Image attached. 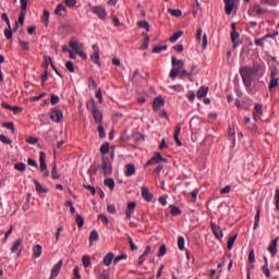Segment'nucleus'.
Returning a JSON list of instances; mask_svg holds the SVG:
<instances>
[{
  "instance_id": "obj_1",
  "label": "nucleus",
  "mask_w": 279,
  "mask_h": 279,
  "mask_svg": "<svg viewBox=\"0 0 279 279\" xmlns=\"http://www.w3.org/2000/svg\"><path fill=\"white\" fill-rule=\"evenodd\" d=\"M240 75L247 93L252 95V93H254V89H252V84L256 80V77H263V75H265V65H263V63L254 61L252 66H242L240 69Z\"/></svg>"
},
{
  "instance_id": "obj_2",
  "label": "nucleus",
  "mask_w": 279,
  "mask_h": 279,
  "mask_svg": "<svg viewBox=\"0 0 279 279\" xmlns=\"http://www.w3.org/2000/svg\"><path fill=\"white\" fill-rule=\"evenodd\" d=\"M172 69L170 71V78L175 80L180 75V71L184 69V61L178 60L175 57H172Z\"/></svg>"
},
{
  "instance_id": "obj_3",
  "label": "nucleus",
  "mask_w": 279,
  "mask_h": 279,
  "mask_svg": "<svg viewBox=\"0 0 279 279\" xmlns=\"http://www.w3.org/2000/svg\"><path fill=\"white\" fill-rule=\"evenodd\" d=\"M101 173L105 178H108L110 175H112V163L110 162V158L104 156L101 158Z\"/></svg>"
},
{
  "instance_id": "obj_4",
  "label": "nucleus",
  "mask_w": 279,
  "mask_h": 279,
  "mask_svg": "<svg viewBox=\"0 0 279 279\" xmlns=\"http://www.w3.org/2000/svg\"><path fill=\"white\" fill-rule=\"evenodd\" d=\"M62 117H64V113L60 110V108L56 107L52 108L50 111V119L54 123H60L62 121Z\"/></svg>"
},
{
  "instance_id": "obj_5",
  "label": "nucleus",
  "mask_w": 279,
  "mask_h": 279,
  "mask_svg": "<svg viewBox=\"0 0 279 279\" xmlns=\"http://www.w3.org/2000/svg\"><path fill=\"white\" fill-rule=\"evenodd\" d=\"M92 12L94 14H97L98 19H100L101 21H106V19L108 17V13L106 12V8H104L101 5L93 7Z\"/></svg>"
},
{
  "instance_id": "obj_6",
  "label": "nucleus",
  "mask_w": 279,
  "mask_h": 279,
  "mask_svg": "<svg viewBox=\"0 0 279 279\" xmlns=\"http://www.w3.org/2000/svg\"><path fill=\"white\" fill-rule=\"evenodd\" d=\"M39 171H47V154L45 151L39 153Z\"/></svg>"
},
{
  "instance_id": "obj_7",
  "label": "nucleus",
  "mask_w": 279,
  "mask_h": 279,
  "mask_svg": "<svg viewBox=\"0 0 279 279\" xmlns=\"http://www.w3.org/2000/svg\"><path fill=\"white\" fill-rule=\"evenodd\" d=\"M22 250H23V240L22 239L15 240L11 247L12 254H16L17 252V254L21 255Z\"/></svg>"
},
{
  "instance_id": "obj_8",
  "label": "nucleus",
  "mask_w": 279,
  "mask_h": 279,
  "mask_svg": "<svg viewBox=\"0 0 279 279\" xmlns=\"http://www.w3.org/2000/svg\"><path fill=\"white\" fill-rule=\"evenodd\" d=\"M260 117H263V105L255 104L253 119L254 121H260Z\"/></svg>"
},
{
  "instance_id": "obj_9",
  "label": "nucleus",
  "mask_w": 279,
  "mask_h": 279,
  "mask_svg": "<svg viewBox=\"0 0 279 279\" xmlns=\"http://www.w3.org/2000/svg\"><path fill=\"white\" fill-rule=\"evenodd\" d=\"M60 269H62V260H59L57 264L53 265L49 279L58 278V275L60 274Z\"/></svg>"
},
{
  "instance_id": "obj_10",
  "label": "nucleus",
  "mask_w": 279,
  "mask_h": 279,
  "mask_svg": "<svg viewBox=\"0 0 279 279\" xmlns=\"http://www.w3.org/2000/svg\"><path fill=\"white\" fill-rule=\"evenodd\" d=\"M142 197L145 199V202H153L154 199V194L149 192V187L143 186L142 187Z\"/></svg>"
},
{
  "instance_id": "obj_11",
  "label": "nucleus",
  "mask_w": 279,
  "mask_h": 279,
  "mask_svg": "<svg viewBox=\"0 0 279 279\" xmlns=\"http://www.w3.org/2000/svg\"><path fill=\"white\" fill-rule=\"evenodd\" d=\"M182 132V126L177 124L174 128L173 138L178 145V147H182V141H180V133Z\"/></svg>"
},
{
  "instance_id": "obj_12",
  "label": "nucleus",
  "mask_w": 279,
  "mask_h": 279,
  "mask_svg": "<svg viewBox=\"0 0 279 279\" xmlns=\"http://www.w3.org/2000/svg\"><path fill=\"white\" fill-rule=\"evenodd\" d=\"M136 210V202H131L128 204V209L125 211V217L128 221L132 219V214Z\"/></svg>"
},
{
  "instance_id": "obj_13",
  "label": "nucleus",
  "mask_w": 279,
  "mask_h": 279,
  "mask_svg": "<svg viewBox=\"0 0 279 279\" xmlns=\"http://www.w3.org/2000/svg\"><path fill=\"white\" fill-rule=\"evenodd\" d=\"M92 49L94 51V54H92L90 59L93 60V62H95V64L101 66V62H99V46L94 45Z\"/></svg>"
},
{
  "instance_id": "obj_14",
  "label": "nucleus",
  "mask_w": 279,
  "mask_h": 279,
  "mask_svg": "<svg viewBox=\"0 0 279 279\" xmlns=\"http://www.w3.org/2000/svg\"><path fill=\"white\" fill-rule=\"evenodd\" d=\"M225 3V12L230 16L232 11L234 10V0H223Z\"/></svg>"
},
{
  "instance_id": "obj_15",
  "label": "nucleus",
  "mask_w": 279,
  "mask_h": 279,
  "mask_svg": "<svg viewBox=\"0 0 279 279\" xmlns=\"http://www.w3.org/2000/svg\"><path fill=\"white\" fill-rule=\"evenodd\" d=\"M211 230L216 239H223V231L221 230V227L217 226L215 222H211Z\"/></svg>"
},
{
  "instance_id": "obj_16",
  "label": "nucleus",
  "mask_w": 279,
  "mask_h": 279,
  "mask_svg": "<svg viewBox=\"0 0 279 279\" xmlns=\"http://www.w3.org/2000/svg\"><path fill=\"white\" fill-rule=\"evenodd\" d=\"M268 252L271 254V256H276V254H278V238L270 242Z\"/></svg>"
},
{
  "instance_id": "obj_17",
  "label": "nucleus",
  "mask_w": 279,
  "mask_h": 279,
  "mask_svg": "<svg viewBox=\"0 0 279 279\" xmlns=\"http://www.w3.org/2000/svg\"><path fill=\"white\" fill-rule=\"evenodd\" d=\"M267 12H269V11L267 9L260 8V4H254V7L252 9V13L255 16H262V14H267Z\"/></svg>"
},
{
  "instance_id": "obj_18",
  "label": "nucleus",
  "mask_w": 279,
  "mask_h": 279,
  "mask_svg": "<svg viewBox=\"0 0 279 279\" xmlns=\"http://www.w3.org/2000/svg\"><path fill=\"white\" fill-rule=\"evenodd\" d=\"M135 173H136V167L134 166V163H128L125 166L124 175H126V178H132V175H134Z\"/></svg>"
},
{
  "instance_id": "obj_19",
  "label": "nucleus",
  "mask_w": 279,
  "mask_h": 279,
  "mask_svg": "<svg viewBox=\"0 0 279 279\" xmlns=\"http://www.w3.org/2000/svg\"><path fill=\"white\" fill-rule=\"evenodd\" d=\"M112 260H114V254L109 252L102 259V264L105 267H110L112 265Z\"/></svg>"
},
{
  "instance_id": "obj_20",
  "label": "nucleus",
  "mask_w": 279,
  "mask_h": 279,
  "mask_svg": "<svg viewBox=\"0 0 279 279\" xmlns=\"http://www.w3.org/2000/svg\"><path fill=\"white\" fill-rule=\"evenodd\" d=\"M162 106H165V99L162 97L155 98L154 104H153V109L155 111H158V110H160V108H162Z\"/></svg>"
},
{
  "instance_id": "obj_21",
  "label": "nucleus",
  "mask_w": 279,
  "mask_h": 279,
  "mask_svg": "<svg viewBox=\"0 0 279 279\" xmlns=\"http://www.w3.org/2000/svg\"><path fill=\"white\" fill-rule=\"evenodd\" d=\"M92 114L94 117L95 123H99V125H101V121H104V114L101 113V111L99 109H96V111H93Z\"/></svg>"
},
{
  "instance_id": "obj_22",
  "label": "nucleus",
  "mask_w": 279,
  "mask_h": 279,
  "mask_svg": "<svg viewBox=\"0 0 279 279\" xmlns=\"http://www.w3.org/2000/svg\"><path fill=\"white\" fill-rule=\"evenodd\" d=\"M207 95H208V87L206 86H202L196 93L197 99H204V97H206Z\"/></svg>"
},
{
  "instance_id": "obj_23",
  "label": "nucleus",
  "mask_w": 279,
  "mask_h": 279,
  "mask_svg": "<svg viewBox=\"0 0 279 279\" xmlns=\"http://www.w3.org/2000/svg\"><path fill=\"white\" fill-rule=\"evenodd\" d=\"M230 36H231V43H233V47L234 49H236V47L239 46V43H236V40H239V37L241 35L239 34V32L232 31Z\"/></svg>"
},
{
  "instance_id": "obj_24",
  "label": "nucleus",
  "mask_w": 279,
  "mask_h": 279,
  "mask_svg": "<svg viewBox=\"0 0 279 279\" xmlns=\"http://www.w3.org/2000/svg\"><path fill=\"white\" fill-rule=\"evenodd\" d=\"M43 254V246L40 244H36L33 248L34 258H40Z\"/></svg>"
},
{
  "instance_id": "obj_25",
  "label": "nucleus",
  "mask_w": 279,
  "mask_h": 279,
  "mask_svg": "<svg viewBox=\"0 0 279 279\" xmlns=\"http://www.w3.org/2000/svg\"><path fill=\"white\" fill-rule=\"evenodd\" d=\"M142 36L144 38V41L141 46V49L142 51H145V49H148L149 47V35H147L146 33H143Z\"/></svg>"
},
{
  "instance_id": "obj_26",
  "label": "nucleus",
  "mask_w": 279,
  "mask_h": 279,
  "mask_svg": "<svg viewBox=\"0 0 279 279\" xmlns=\"http://www.w3.org/2000/svg\"><path fill=\"white\" fill-rule=\"evenodd\" d=\"M70 47L75 51V53H80V43L77 41V39L72 38L70 40Z\"/></svg>"
},
{
  "instance_id": "obj_27",
  "label": "nucleus",
  "mask_w": 279,
  "mask_h": 279,
  "mask_svg": "<svg viewBox=\"0 0 279 279\" xmlns=\"http://www.w3.org/2000/svg\"><path fill=\"white\" fill-rule=\"evenodd\" d=\"M170 215H172V217H178V215H182V210L175 205H170Z\"/></svg>"
},
{
  "instance_id": "obj_28",
  "label": "nucleus",
  "mask_w": 279,
  "mask_h": 279,
  "mask_svg": "<svg viewBox=\"0 0 279 279\" xmlns=\"http://www.w3.org/2000/svg\"><path fill=\"white\" fill-rule=\"evenodd\" d=\"M182 36H184V32H182V31H179V32L174 33L170 37V43H178V40H180V38H182Z\"/></svg>"
},
{
  "instance_id": "obj_29",
  "label": "nucleus",
  "mask_w": 279,
  "mask_h": 279,
  "mask_svg": "<svg viewBox=\"0 0 279 279\" xmlns=\"http://www.w3.org/2000/svg\"><path fill=\"white\" fill-rule=\"evenodd\" d=\"M279 78H271L268 85L269 93H274V88H278Z\"/></svg>"
},
{
  "instance_id": "obj_30",
  "label": "nucleus",
  "mask_w": 279,
  "mask_h": 279,
  "mask_svg": "<svg viewBox=\"0 0 279 279\" xmlns=\"http://www.w3.org/2000/svg\"><path fill=\"white\" fill-rule=\"evenodd\" d=\"M87 110H89V112H95L97 109V104L95 102V99L89 100L86 104Z\"/></svg>"
},
{
  "instance_id": "obj_31",
  "label": "nucleus",
  "mask_w": 279,
  "mask_h": 279,
  "mask_svg": "<svg viewBox=\"0 0 279 279\" xmlns=\"http://www.w3.org/2000/svg\"><path fill=\"white\" fill-rule=\"evenodd\" d=\"M34 184H35V189L37 191V193H47V190H45V187H43V184H40V182L38 180H34Z\"/></svg>"
},
{
  "instance_id": "obj_32",
  "label": "nucleus",
  "mask_w": 279,
  "mask_h": 279,
  "mask_svg": "<svg viewBox=\"0 0 279 279\" xmlns=\"http://www.w3.org/2000/svg\"><path fill=\"white\" fill-rule=\"evenodd\" d=\"M51 178H52V180L60 179V174L58 173V166L56 163L52 165Z\"/></svg>"
},
{
  "instance_id": "obj_33",
  "label": "nucleus",
  "mask_w": 279,
  "mask_h": 279,
  "mask_svg": "<svg viewBox=\"0 0 279 279\" xmlns=\"http://www.w3.org/2000/svg\"><path fill=\"white\" fill-rule=\"evenodd\" d=\"M168 12L171 16H175V19H180V16H182V10L179 9H169Z\"/></svg>"
},
{
  "instance_id": "obj_34",
  "label": "nucleus",
  "mask_w": 279,
  "mask_h": 279,
  "mask_svg": "<svg viewBox=\"0 0 279 279\" xmlns=\"http://www.w3.org/2000/svg\"><path fill=\"white\" fill-rule=\"evenodd\" d=\"M262 271L264 276H266V278L271 277V271L269 270V263L264 264V266L262 267Z\"/></svg>"
},
{
  "instance_id": "obj_35",
  "label": "nucleus",
  "mask_w": 279,
  "mask_h": 279,
  "mask_svg": "<svg viewBox=\"0 0 279 279\" xmlns=\"http://www.w3.org/2000/svg\"><path fill=\"white\" fill-rule=\"evenodd\" d=\"M95 241H99V233L97 230H93L89 234V243H93Z\"/></svg>"
},
{
  "instance_id": "obj_36",
  "label": "nucleus",
  "mask_w": 279,
  "mask_h": 279,
  "mask_svg": "<svg viewBox=\"0 0 279 279\" xmlns=\"http://www.w3.org/2000/svg\"><path fill=\"white\" fill-rule=\"evenodd\" d=\"M62 12H66V8H64L63 4H58L56 7L54 14H57V16H62Z\"/></svg>"
},
{
  "instance_id": "obj_37",
  "label": "nucleus",
  "mask_w": 279,
  "mask_h": 279,
  "mask_svg": "<svg viewBox=\"0 0 279 279\" xmlns=\"http://www.w3.org/2000/svg\"><path fill=\"white\" fill-rule=\"evenodd\" d=\"M104 184L108 186L110 191L114 190V179H105Z\"/></svg>"
},
{
  "instance_id": "obj_38",
  "label": "nucleus",
  "mask_w": 279,
  "mask_h": 279,
  "mask_svg": "<svg viewBox=\"0 0 279 279\" xmlns=\"http://www.w3.org/2000/svg\"><path fill=\"white\" fill-rule=\"evenodd\" d=\"M238 236H239V234H235V235L230 236V238L228 239V243H227L228 250H232V247H234V241H236V238H238Z\"/></svg>"
},
{
  "instance_id": "obj_39",
  "label": "nucleus",
  "mask_w": 279,
  "mask_h": 279,
  "mask_svg": "<svg viewBox=\"0 0 279 279\" xmlns=\"http://www.w3.org/2000/svg\"><path fill=\"white\" fill-rule=\"evenodd\" d=\"M126 239L130 243L131 252H136V250H138V246H136V244H134V240H132V236H130V234H126Z\"/></svg>"
},
{
  "instance_id": "obj_40",
  "label": "nucleus",
  "mask_w": 279,
  "mask_h": 279,
  "mask_svg": "<svg viewBox=\"0 0 279 279\" xmlns=\"http://www.w3.org/2000/svg\"><path fill=\"white\" fill-rule=\"evenodd\" d=\"M186 241L184 240V236L180 235L178 238V247L179 250L184 251V245H185Z\"/></svg>"
},
{
  "instance_id": "obj_41",
  "label": "nucleus",
  "mask_w": 279,
  "mask_h": 279,
  "mask_svg": "<svg viewBox=\"0 0 279 279\" xmlns=\"http://www.w3.org/2000/svg\"><path fill=\"white\" fill-rule=\"evenodd\" d=\"M82 263H83V267H85V269H86L87 267H90V256L84 255V256L82 257Z\"/></svg>"
},
{
  "instance_id": "obj_42",
  "label": "nucleus",
  "mask_w": 279,
  "mask_h": 279,
  "mask_svg": "<svg viewBox=\"0 0 279 279\" xmlns=\"http://www.w3.org/2000/svg\"><path fill=\"white\" fill-rule=\"evenodd\" d=\"M108 151H110V144L106 143L102 144L100 146V154H102L104 156H106V154H108Z\"/></svg>"
},
{
  "instance_id": "obj_43",
  "label": "nucleus",
  "mask_w": 279,
  "mask_h": 279,
  "mask_svg": "<svg viewBox=\"0 0 279 279\" xmlns=\"http://www.w3.org/2000/svg\"><path fill=\"white\" fill-rule=\"evenodd\" d=\"M128 254L118 255L116 258H113V265H118V263H121V260H125Z\"/></svg>"
},
{
  "instance_id": "obj_44",
  "label": "nucleus",
  "mask_w": 279,
  "mask_h": 279,
  "mask_svg": "<svg viewBox=\"0 0 279 279\" xmlns=\"http://www.w3.org/2000/svg\"><path fill=\"white\" fill-rule=\"evenodd\" d=\"M138 27H141L142 29H146V32H149V22L147 21H140L137 23Z\"/></svg>"
},
{
  "instance_id": "obj_45",
  "label": "nucleus",
  "mask_w": 279,
  "mask_h": 279,
  "mask_svg": "<svg viewBox=\"0 0 279 279\" xmlns=\"http://www.w3.org/2000/svg\"><path fill=\"white\" fill-rule=\"evenodd\" d=\"M19 45L24 51H29V41H24L20 39Z\"/></svg>"
},
{
  "instance_id": "obj_46",
  "label": "nucleus",
  "mask_w": 279,
  "mask_h": 279,
  "mask_svg": "<svg viewBox=\"0 0 279 279\" xmlns=\"http://www.w3.org/2000/svg\"><path fill=\"white\" fill-rule=\"evenodd\" d=\"M14 169L16 171L23 172V171H25V169H27V166L25 163H23V162H19V163L14 165Z\"/></svg>"
},
{
  "instance_id": "obj_47",
  "label": "nucleus",
  "mask_w": 279,
  "mask_h": 279,
  "mask_svg": "<svg viewBox=\"0 0 279 279\" xmlns=\"http://www.w3.org/2000/svg\"><path fill=\"white\" fill-rule=\"evenodd\" d=\"M60 102V97L58 95L51 94L50 96V104L56 106Z\"/></svg>"
},
{
  "instance_id": "obj_48",
  "label": "nucleus",
  "mask_w": 279,
  "mask_h": 279,
  "mask_svg": "<svg viewBox=\"0 0 279 279\" xmlns=\"http://www.w3.org/2000/svg\"><path fill=\"white\" fill-rule=\"evenodd\" d=\"M41 21L45 25H49V12L47 10H44Z\"/></svg>"
},
{
  "instance_id": "obj_49",
  "label": "nucleus",
  "mask_w": 279,
  "mask_h": 279,
  "mask_svg": "<svg viewBox=\"0 0 279 279\" xmlns=\"http://www.w3.org/2000/svg\"><path fill=\"white\" fill-rule=\"evenodd\" d=\"M4 36L7 40H12V25L4 29Z\"/></svg>"
},
{
  "instance_id": "obj_50",
  "label": "nucleus",
  "mask_w": 279,
  "mask_h": 279,
  "mask_svg": "<svg viewBox=\"0 0 279 279\" xmlns=\"http://www.w3.org/2000/svg\"><path fill=\"white\" fill-rule=\"evenodd\" d=\"M260 222V209H257V213L255 215V222H254V229L258 228Z\"/></svg>"
},
{
  "instance_id": "obj_51",
  "label": "nucleus",
  "mask_w": 279,
  "mask_h": 279,
  "mask_svg": "<svg viewBox=\"0 0 279 279\" xmlns=\"http://www.w3.org/2000/svg\"><path fill=\"white\" fill-rule=\"evenodd\" d=\"M98 279H110V270L104 269Z\"/></svg>"
},
{
  "instance_id": "obj_52",
  "label": "nucleus",
  "mask_w": 279,
  "mask_h": 279,
  "mask_svg": "<svg viewBox=\"0 0 279 279\" xmlns=\"http://www.w3.org/2000/svg\"><path fill=\"white\" fill-rule=\"evenodd\" d=\"M162 51H167V46H156L153 49V53H162Z\"/></svg>"
},
{
  "instance_id": "obj_53",
  "label": "nucleus",
  "mask_w": 279,
  "mask_h": 279,
  "mask_svg": "<svg viewBox=\"0 0 279 279\" xmlns=\"http://www.w3.org/2000/svg\"><path fill=\"white\" fill-rule=\"evenodd\" d=\"M0 142L4 143V145H12V140L8 138V136L0 134Z\"/></svg>"
},
{
  "instance_id": "obj_54",
  "label": "nucleus",
  "mask_w": 279,
  "mask_h": 279,
  "mask_svg": "<svg viewBox=\"0 0 279 279\" xmlns=\"http://www.w3.org/2000/svg\"><path fill=\"white\" fill-rule=\"evenodd\" d=\"M65 68L70 73H75V66L73 65V61H66Z\"/></svg>"
},
{
  "instance_id": "obj_55",
  "label": "nucleus",
  "mask_w": 279,
  "mask_h": 279,
  "mask_svg": "<svg viewBox=\"0 0 279 279\" xmlns=\"http://www.w3.org/2000/svg\"><path fill=\"white\" fill-rule=\"evenodd\" d=\"M88 86L89 88H93V90L97 89V83L95 82V78H93V76L88 77Z\"/></svg>"
},
{
  "instance_id": "obj_56",
  "label": "nucleus",
  "mask_w": 279,
  "mask_h": 279,
  "mask_svg": "<svg viewBox=\"0 0 279 279\" xmlns=\"http://www.w3.org/2000/svg\"><path fill=\"white\" fill-rule=\"evenodd\" d=\"M76 226L78 227V228H84V218H82L81 216H80V214H77L76 215Z\"/></svg>"
},
{
  "instance_id": "obj_57",
  "label": "nucleus",
  "mask_w": 279,
  "mask_h": 279,
  "mask_svg": "<svg viewBox=\"0 0 279 279\" xmlns=\"http://www.w3.org/2000/svg\"><path fill=\"white\" fill-rule=\"evenodd\" d=\"M52 62H53V60L51 59V57H46L45 62H44L45 71H48L49 64H51Z\"/></svg>"
},
{
  "instance_id": "obj_58",
  "label": "nucleus",
  "mask_w": 279,
  "mask_h": 279,
  "mask_svg": "<svg viewBox=\"0 0 279 279\" xmlns=\"http://www.w3.org/2000/svg\"><path fill=\"white\" fill-rule=\"evenodd\" d=\"M27 11H20V15H19V23L21 25H24L25 23V14H26Z\"/></svg>"
},
{
  "instance_id": "obj_59",
  "label": "nucleus",
  "mask_w": 279,
  "mask_h": 279,
  "mask_svg": "<svg viewBox=\"0 0 279 279\" xmlns=\"http://www.w3.org/2000/svg\"><path fill=\"white\" fill-rule=\"evenodd\" d=\"M248 263H256V255L254 253V248H252L250 251V254H248Z\"/></svg>"
},
{
  "instance_id": "obj_60",
  "label": "nucleus",
  "mask_w": 279,
  "mask_h": 279,
  "mask_svg": "<svg viewBox=\"0 0 279 279\" xmlns=\"http://www.w3.org/2000/svg\"><path fill=\"white\" fill-rule=\"evenodd\" d=\"M2 126L7 128V130H10L11 132H14V122H4Z\"/></svg>"
},
{
  "instance_id": "obj_61",
  "label": "nucleus",
  "mask_w": 279,
  "mask_h": 279,
  "mask_svg": "<svg viewBox=\"0 0 279 279\" xmlns=\"http://www.w3.org/2000/svg\"><path fill=\"white\" fill-rule=\"evenodd\" d=\"M165 254H167V245L166 244H162L159 248V253H158V256L159 257H162L165 256Z\"/></svg>"
},
{
  "instance_id": "obj_62",
  "label": "nucleus",
  "mask_w": 279,
  "mask_h": 279,
  "mask_svg": "<svg viewBox=\"0 0 279 279\" xmlns=\"http://www.w3.org/2000/svg\"><path fill=\"white\" fill-rule=\"evenodd\" d=\"M97 130L99 133V138H106V132L104 131V126L101 124L98 125Z\"/></svg>"
},
{
  "instance_id": "obj_63",
  "label": "nucleus",
  "mask_w": 279,
  "mask_h": 279,
  "mask_svg": "<svg viewBox=\"0 0 279 279\" xmlns=\"http://www.w3.org/2000/svg\"><path fill=\"white\" fill-rule=\"evenodd\" d=\"M180 75H181V77H191L192 73L184 70V68H182L180 71Z\"/></svg>"
},
{
  "instance_id": "obj_64",
  "label": "nucleus",
  "mask_w": 279,
  "mask_h": 279,
  "mask_svg": "<svg viewBox=\"0 0 279 279\" xmlns=\"http://www.w3.org/2000/svg\"><path fill=\"white\" fill-rule=\"evenodd\" d=\"M186 97H187L189 101H195V92L190 90V92L186 94Z\"/></svg>"
}]
</instances>
